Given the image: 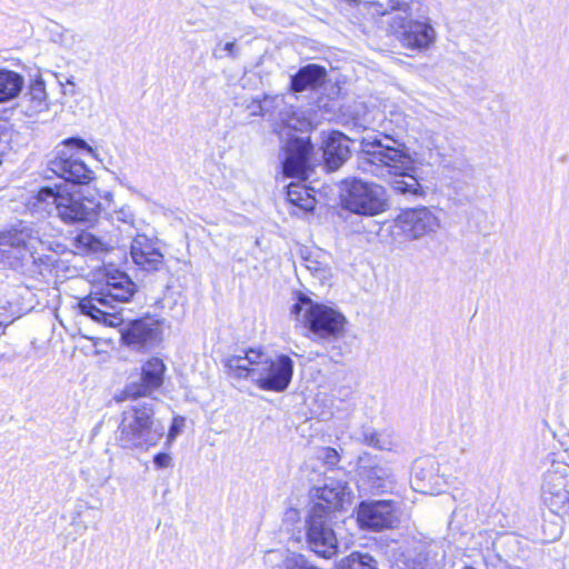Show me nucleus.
<instances>
[{
    "instance_id": "35",
    "label": "nucleus",
    "mask_w": 569,
    "mask_h": 569,
    "mask_svg": "<svg viewBox=\"0 0 569 569\" xmlns=\"http://www.w3.org/2000/svg\"><path fill=\"white\" fill-rule=\"evenodd\" d=\"M224 51L227 56L234 58L237 56L236 51V43L234 42H227L221 48L220 46L214 51L216 58H223V54H221L219 51Z\"/></svg>"
},
{
    "instance_id": "32",
    "label": "nucleus",
    "mask_w": 569,
    "mask_h": 569,
    "mask_svg": "<svg viewBox=\"0 0 569 569\" xmlns=\"http://www.w3.org/2000/svg\"><path fill=\"white\" fill-rule=\"evenodd\" d=\"M318 457L326 465H329V466H336L339 462V460H340L338 451L336 449H333V448H330V447L321 448L319 450Z\"/></svg>"
},
{
    "instance_id": "22",
    "label": "nucleus",
    "mask_w": 569,
    "mask_h": 569,
    "mask_svg": "<svg viewBox=\"0 0 569 569\" xmlns=\"http://www.w3.org/2000/svg\"><path fill=\"white\" fill-rule=\"evenodd\" d=\"M350 438L359 443L382 451H391L397 447L393 436L390 432L378 431L369 426H362L359 430H356Z\"/></svg>"
},
{
    "instance_id": "13",
    "label": "nucleus",
    "mask_w": 569,
    "mask_h": 569,
    "mask_svg": "<svg viewBox=\"0 0 569 569\" xmlns=\"http://www.w3.org/2000/svg\"><path fill=\"white\" fill-rule=\"evenodd\" d=\"M42 241L38 232L29 227L10 230L0 237V252L10 262L21 260L26 254L32 256Z\"/></svg>"
},
{
    "instance_id": "12",
    "label": "nucleus",
    "mask_w": 569,
    "mask_h": 569,
    "mask_svg": "<svg viewBox=\"0 0 569 569\" xmlns=\"http://www.w3.org/2000/svg\"><path fill=\"white\" fill-rule=\"evenodd\" d=\"M396 227L407 239L419 240L435 234L441 228V220L436 209L418 207L402 211Z\"/></svg>"
},
{
    "instance_id": "14",
    "label": "nucleus",
    "mask_w": 569,
    "mask_h": 569,
    "mask_svg": "<svg viewBox=\"0 0 569 569\" xmlns=\"http://www.w3.org/2000/svg\"><path fill=\"white\" fill-rule=\"evenodd\" d=\"M166 365L160 358L153 357L141 366V373L137 381L129 382L123 395L126 399L150 397L158 390L164 380Z\"/></svg>"
},
{
    "instance_id": "11",
    "label": "nucleus",
    "mask_w": 569,
    "mask_h": 569,
    "mask_svg": "<svg viewBox=\"0 0 569 569\" xmlns=\"http://www.w3.org/2000/svg\"><path fill=\"white\" fill-rule=\"evenodd\" d=\"M307 542L312 551L323 558L337 553L338 541L331 526V517L321 503H315L307 520Z\"/></svg>"
},
{
    "instance_id": "21",
    "label": "nucleus",
    "mask_w": 569,
    "mask_h": 569,
    "mask_svg": "<svg viewBox=\"0 0 569 569\" xmlns=\"http://www.w3.org/2000/svg\"><path fill=\"white\" fill-rule=\"evenodd\" d=\"M348 142V138L339 132H333L328 138L323 157L330 170H337L350 157Z\"/></svg>"
},
{
    "instance_id": "24",
    "label": "nucleus",
    "mask_w": 569,
    "mask_h": 569,
    "mask_svg": "<svg viewBox=\"0 0 569 569\" xmlns=\"http://www.w3.org/2000/svg\"><path fill=\"white\" fill-rule=\"evenodd\" d=\"M365 459L360 458L359 468L362 470V473L368 479L370 483V488L376 491H387L391 488L393 483V473L390 468L386 466H372L367 467L363 465Z\"/></svg>"
},
{
    "instance_id": "33",
    "label": "nucleus",
    "mask_w": 569,
    "mask_h": 569,
    "mask_svg": "<svg viewBox=\"0 0 569 569\" xmlns=\"http://www.w3.org/2000/svg\"><path fill=\"white\" fill-rule=\"evenodd\" d=\"M66 148L77 149L79 151H84L87 153H93L92 148L82 139L79 138H70L64 142Z\"/></svg>"
},
{
    "instance_id": "6",
    "label": "nucleus",
    "mask_w": 569,
    "mask_h": 569,
    "mask_svg": "<svg viewBox=\"0 0 569 569\" xmlns=\"http://www.w3.org/2000/svg\"><path fill=\"white\" fill-rule=\"evenodd\" d=\"M34 199L48 213H56L66 223H91L97 220L100 203L71 191L66 184L41 188Z\"/></svg>"
},
{
    "instance_id": "10",
    "label": "nucleus",
    "mask_w": 569,
    "mask_h": 569,
    "mask_svg": "<svg viewBox=\"0 0 569 569\" xmlns=\"http://www.w3.org/2000/svg\"><path fill=\"white\" fill-rule=\"evenodd\" d=\"M542 476L541 497L545 505L555 513L569 509V465L555 457Z\"/></svg>"
},
{
    "instance_id": "38",
    "label": "nucleus",
    "mask_w": 569,
    "mask_h": 569,
    "mask_svg": "<svg viewBox=\"0 0 569 569\" xmlns=\"http://www.w3.org/2000/svg\"><path fill=\"white\" fill-rule=\"evenodd\" d=\"M431 146H433V143L431 142L430 144L427 146L428 149H431Z\"/></svg>"
},
{
    "instance_id": "19",
    "label": "nucleus",
    "mask_w": 569,
    "mask_h": 569,
    "mask_svg": "<svg viewBox=\"0 0 569 569\" xmlns=\"http://www.w3.org/2000/svg\"><path fill=\"white\" fill-rule=\"evenodd\" d=\"M351 490L342 480L327 479L323 486L313 488V497L329 513L342 508L350 500Z\"/></svg>"
},
{
    "instance_id": "9",
    "label": "nucleus",
    "mask_w": 569,
    "mask_h": 569,
    "mask_svg": "<svg viewBox=\"0 0 569 569\" xmlns=\"http://www.w3.org/2000/svg\"><path fill=\"white\" fill-rule=\"evenodd\" d=\"M341 202L350 212L369 217L382 213L388 208L385 188L358 178L341 182Z\"/></svg>"
},
{
    "instance_id": "17",
    "label": "nucleus",
    "mask_w": 569,
    "mask_h": 569,
    "mask_svg": "<svg viewBox=\"0 0 569 569\" xmlns=\"http://www.w3.org/2000/svg\"><path fill=\"white\" fill-rule=\"evenodd\" d=\"M121 339L132 349L153 347L160 340V327L153 319L131 321L122 331Z\"/></svg>"
},
{
    "instance_id": "8",
    "label": "nucleus",
    "mask_w": 569,
    "mask_h": 569,
    "mask_svg": "<svg viewBox=\"0 0 569 569\" xmlns=\"http://www.w3.org/2000/svg\"><path fill=\"white\" fill-rule=\"evenodd\" d=\"M392 16L389 21L391 32L403 48L423 51L436 40V31L427 21L412 20L407 2H392Z\"/></svg>"
},
{
    "instance_id": "36",
    "label": "nucleus",
    "mask_w": 569,
    "mask_h": 569,
    "mask_svg": "<svg viewBox=\"0 0 569 569\" xmlns=\"http://www.w3.org/2000/svg\"><path fill=\"white\" fill-rule=\"evenodd\" d=\"M178 432H179V429H178V427L176 426V423H173V425L171 426V429H170V433H169V436L173 438V437L176 436V433H178Z\"/></svg>"
},
{
    "instance_id": "7",
    "label": "nucleus",
    "mask_w": 569,
    "mask_h": 569,
    "mask_svg": "<svg viewBox=\"0 0 569 569\" xmlns=\"http://www.w3.org/2000/svg\"><path fill=\"white\" fill-rule=\"evenodd\" d=\"M291 313L297 321L321 340H337L343 336L346 318L336 309L300 297L292 306Z\"/></svg>"
},
{
    "instance_id": "4",
    "label": "nucleus",
    "mask_w": 569,
    "mask_h": 569,
    "mask_svg": "<svg viewBox=\"0 0 569 569\" xmlns=\"http://www.w3.org/2000/svg\"><path fill=\"white\" fill-rule=\"evenodd\" d=\"M360 149L359 169L377 178L391 179L393 174L405 173L412 168L405 143L389 136L383 139L365 137L360 140Z\"/></svg>"
},
{
    "instance_id": "16",
    "label": "nucleus",
    "mask_w": 569,
    "mask_h": 569,
    "mask_svg": "<svg viewBox=\"0 0 569 569\" xmlns=\"http://www.w3.org/2000/svg\"><path fill=\"white\" fill-rule=\"evenodd\" d=\"M130 256L136 266L146 271H158L164 264V257L157 239L138 232L131 242Z\"/></svg>"
},
{
    "instance_id": "5",
    "label": "nucleus",
    "mask_w": 569,
    "mask_h": 569,
    "mask_svg": "<svg viewBox=\"0 0 569 569\" xmlns=\"http://www.w3.org/2000/svg\"><path fill=\"white\" fill-rule=\"evenodd\" d=\"M163 426L154 418L151 403L136 405L121 415L116 431L117 443L128 450L148 451L162 439Z\"/></svg>"
},
{
    "instance_id": "23",
    "label": "nucleus",
    "mask_w": 569,
    "mask_h": 569,
    "mask_svg": "<svg viewBox=\"0 0 569 569\" xmlns=\"http://www.w3.org/2000/svg\"><path fill=\"white\" fill-rule=\"evenodd\" d=\"M326 69L317 64H308L301 68L291 78V89L301 92L307 89H315L325 82Z\"/></svg>"
},
{
    "instance_id": "25",
    "label": "nucleus",
    "mask_w": 569,
    "mask_h": 569,
    "mask_svg": "<svg viewBox=\"0 0 569 569\" xmlns=\"http://www.w3.org/2000/svg\"><path fill=\"white\" fill-rule=\"evenodd\" d=\"M23 83V78L18 72L0 68V103L17 98Z\"/></svg>"
},
{
    "instance_id": "3",
    "label": "nucleus",
    "mask_w": 569,
    "mask_h": 569,
    "mask_svg": "<svg viewBox=\"0 0 569 569\" xmlns=\"http://www.w3.org/2000/svg\"><path fill=\"white\" fill-rule=\"evenodd\" d=\"M137 291L136 283L124 272L114 270L106 274L98 290L81 298L77 306L81 315L106 327L123 323L121 303L131 300Z\"/></svg>"
},
{
    "instance_id": "30",
    "label": "nucleus",
    "mask_w": 569,
    "mask_h": 569,
    "mask_svg": "<svg viewBox=\"0 0 569 569\" xmlns=\"http://www.w3.org/2000/svg\"><path fill=\"white\" fill-rule=\"evenodd\" d=\"M74 247L80 253L98 252L103 249V242L89 232L77 236Z\"/></svg>"
},
{
    "instance_id": "1",
    "label": "nucleus",
    "mask_w": 569,
    "mask_h": 569,
    "mask_svg": "<svg viewBox=\"0 0 569 569\" xmlns=\"http://www.w3.org/2000/svg\"><path fill=\"white\" fill-rule=\"evenodd\" d=\"M251 116L267 117L274 132L283 143L282 171L286 177L307 179L311 144L309 138L297 136L310 127L302 111L288 106L281 96H266L248 106Z\"/></svg>"
},
{
    "instance_id": "2",
    "label": "nucleus",
    "mask_w": 569,
    "mask_h": 569,
    "mask_svg": "<svg viewBox=\"0 0 569 569\" xmlns=\"http://www.w3.org/2000/svg\"><path fill=\"white\" fill-rule=\"evenodd\" d=\"M224 366L233 377L250 380L264 391L283 392L293 376V361L289 356L272 358L260 349H249L244 356H230Z\"/></svg>"
},
{
    "instance_id": "18",
    "label": "nucleus",
    "mask_w": 569,
    "mask_h": 569,
    "mask_svg": "<svg viewBox=\"0 0 569 569\" xmlns=\"http://www.w3.org/2000/svg\"><path fill=\"white\" fill-rule=\"evenodd\" d=\"M51 170L67 182L73 184L88 183L93 174L83 161L73 158L72 154H68L64 150L60 151V156L51 161Z\"/></svg>"
},
{
    "instance_id": "20",
    "label": "nucleus",
    "mask_w": 569,
    "mask_h": 569,
    "mask_svg": "<svg viewBox=\"0 0 569 569\" xmlns=\"http://www.w3.org/2000/svg\"><path fill=\"white\" fill-rule=\"evenodd\" d=\"M412 487L415 490L433 495L440 491V478L436 475V462L418 459L413 465Z\"/></svg>"
},
{
    "instance_id": "15",
    "label": "nucleus",
    "mask_w": 569,
    "mask_h": 569,
    "mask_svg": "<svg viewBox=\"0 0 569 569\" xmlns=\"http://www.w3.org/2000/svg\"><path fill=\"white\" fill-rule=\"evenodd\" d=\"M357 520L362 528L371 530L391 528L397 521L395 506L390 500L361 502L357 511Z\"/></svg>"
},
{
    "instance_id": "37",
    "label": "nucleus",
    "mask_w": 569,
    "mask_h": 569,
    "mask_svg": "<svg viewBox=\"0 0 569 569\" xmlns=\"http://www.w3.org/2000/svg\"><path fill=\"white\" fill-rule=\"evenodd\" d=\"M67 83L68 84H73V82L71 80H67Z\"/></svg>"
},
{
    "instance_id": "31",
    "label": "nucleus",
    "mask_w": 569,
    "mask_h": 569,
    "mask_svg": "<svg viewBox=\"0 0 569 569\" xmlns=\"http://www.w3.org/2000/svg\"><path fill=\"white\" fill-rule=\"evenodd\" d=\"M112 221L122 222L130 227H133L134 216L128 206H121L118 209H113L108 213Z\"/></svg>"
},
{
    "instance_id": "28",
    "label": "nucleus",
    "mask_w": 569,
    "mask_h": 569,
    "mask_svg": "<svg viewBox=\"0 0 569 569\" xmlns=\"http://www.w3.org/2000/svg\"><path fill=\"white\" fill-rule=\"evenodd\" d=\"M27 97L30 101L29 110L31 113H38L48 109V94L41 77H36L31 81Z\"/></svg>"
},
{
    "instance_id": "27",
    "label": "nucleus",
    "mask_w": 569,
    "mask_h": 569,
    "mask_svg": "<svg viewBox=\"0 0 569 569\" xmlns=\"http://www.w3.org/2000/svg\"><path fill=\"white\" fill-rule=\"evenodd\" d=\"M287 198L297 208L309 212L315 209L316 199L310 190L300 183H290L287 188Z\"/></svg>"
},
{
    "instance_id": "34",
    "label": "nucleus",
    "mask_w": 569,
    "mask_h": 569,
    "mask_svg": "<svg viewBox=\"0 0 569 569\" xmlns=\"http://www.w3.org/2000/svg\"><path fill=\"white\" fill-rule=\"evenodd\" d=\"M172 458L167 452H159L153 457V463L157 468L163 469L171 466Z\"/></svg>"
},
{
    "instance_id": "29",
    "label": "nucleus",
    "mask_w": 569,
    "mask_h": 569,
    "mask_svg": "<svg viewBox=\"0 0 569 569\" xmlns=\"http://www.w3.org/2000/svg\"><path fill=\"white\" fill-rule=\"evenodd\" d=\"M339 569H378V563L369 553L355 551L341 561Z\"/></svg>"
},
{
    "instance_id": "26",
    "label": "nucleus",
    "mask_w": 569,
    "mask_h": 569,
    "mask_svg": "<svg viewBox=\"0 0 569 569\" xmlns=\"http://www.w3.org/2000/svg\"><path fill=\"white\" fill-rule=\"evenodd\" d=\"M392 177L391 186L396 192L413 198H422L426 196V189L418 179L409 174L408 171L393 174Z\"/></svg>"
}]
</instances>
